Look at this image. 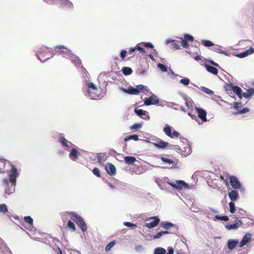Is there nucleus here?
I'll return each mask as SVG.
<instances>
[{"instance_id":"12","label":"nucleus","mask_w":254,"mask_h":254,"mask_svg":"<svg viewBox=\"0 0 254 254\" xmlns=\"http://www.w3.org/2000/svg\"><path fill=\"white\" fill-rule=\"evenodd\" d=\"M68 57H69L72 63H73L75 66L79 67L81 65V61L77 56L72 54L71 51L70 52V54L68 55Z\"/></svg>"},{"instance_id":"33","label":"nucleus","mask_w":254,"mask_h":254,"mask_svg":"<svg viewBox=\"0 0 254 254\" xmlns=\"http://www.w3.org/2000/svg\"><path fill=\"white\" fill-rule=\"evenodd\" d=\"M122 71L124 75H130L132 72V70L130 67H124L122 68Z\"/></svg>"},{"instance_id":"18","label":"nucleus","mask_w":254,"mask_h":254,"mask_svg":"<svg viewBox=\"0 0 254 254\" xmlns=\"http://www.w3.org/2000/svg\"><path fill=\"white\" fill-rule=\"evenodd\" d=\"M153 219H154L153 221L146 223L145 226L147 228H154L158 224L160 221L159 218L157 216H155L153 217Z\"/></svg>"},{"instance_id":"63","label":"nucleus","mask_w":254,"mask_h":254,"mask_svg":"<svg viewBox=\"0 0 254 254\" xmlns=\"http://www.w3.org/2000/svg\"><path fill=\"white\" fill-rule=\"evenodd\" d=\"M144 88V87L142 85H139L137 86V89L139 90V92H140V91L143 90Z\"/></svg>"},{"instance_id":"41","label":"nucleus","mask_w":254,"mask_h":254,"mask_svg":"<svg viewBox=\"0 0 254 254\" xmlns=\"http://www.w3.org/2000/svg\"><path fill=\"white\" fill-rule=\"evenodd\" d=\"M115 243H116V242L115 241H113L111 242L110 243H109L106 246V247L105 248V251L108 252V251H110L111 248L114 246Z\"/></svg>"},{"instance_id":"23","label":"nucleus","mask_w":254,"mask_h":254,"mask_svg":"<svg viewBox=\"0 0 254 254\" xmlns=\"http://www.w3.org/2000/svg\"><path fill=\"white\" fill-rule=\"evenodd\" d=\"M254 52V50L252 48H250L248 50H246L245 51L243 52V53H241L240 54H239L236 55L237 57L242 58H244L245 57L248 56L249 55H250Z\"/></svg>"},{"instance_id":"57","label":"nucleus","mask_w":254,"mask_h":254,"mask_svg":"<svg viewBox=\"0 0 254 254\" xmlns=\"http://www.w3.org/2000/svg\"><path fill=\"white\" fill-rule=\"evenodd\" d=\"M136 51V49L134 48H131L128 51V55H130V58H132L135 56V52Z\"/></svg>"},{"instance_id":"21","label":"nucleus","mask_w":254,"mask_h":254,"mask_svg":"<svg viewBox=\"0 0 254 254\" xmlns=\"http://www.w3.org/2000/svg\"><path fill=\"white\" fill-rule=\"evenodd\" d=\"M154 145L159 148H165L169 146V144L162 140H158L156 143H154Z\"/></svg>"},{"instance_id":"40","label":"nucleus","mask_w":254,"mask_h":254,"mask_svg":"<svg viewBox=\"0 0 254 254\" xmlns=\"http://www.w3.org/2000/svg\"><path fill=\"white\" fill-rule=\"evenodd\" d=\"M142 43H140L139 44H137L136 46V47H134L135 49H136V51H139L140 53H145V50L142 47V46H143Z\"/></svg>"},{"instance_id":"49","label":"nucleus","mask_w":254,"mask_h":254,"mask_svg":"<svg viewBox=\"0 0 254 254\" xmlns=\"http://www.w3.org/2000/svg\"><path fill=\"white\" fill-rule=\"evenodd\" d=\"M105 156V155L102 153H100L97 154V159L99 163H101L104 160V157Z\"/></svg>"},{"instance_id":"32","label":"nucleus","mask_w":254,"mask_h":254,"mask_svg":"<svg viewBox=\"0 0 254 254\" xmlns=\"http://www.w3.org/2000/svg\"><path fill=\"white\" fill-rule=\"evenodd\" d=\"M128 94L130 95H137L139 93V90L133 87L128 88Z\"/></svg>"},{"instance_id":"27","label":"nucleus","mask_w":254,"mask_h":254,"mask_svg":"<svg viewBox=\"0 0 254 254\" xmlns=\"http://www.w3.org/2000/svg\"><path fill=\"white\" fill-rule=\"evenodd\" d=\"M237 216V218H246L249 216V215L246 211L244 210L242 208H238Z\"/></svg>"},{"instance_id":"15","label":"nucleus","mask_w":254,"mask_h":254,"mask_svg":"<svg viewBox=\"0 0 254 254\" xmlns=\"http://www.w3.org/2000/svg\"><path fill=\"white\" fill-rule=\"evenodd\" d=\"M118 156H121V158L124 159L125 162L127 165H132L136 161V158L133 156H125L123 154L119 153Z\"/></svg>"},{"instance_id":"10","label":"nucleus","mask_w":254,"mask_h":254,"mask_svg":"<svg viewBox=\"0 0 254 254\" xmlns=\"http://www.w3.org/2000/svg\"><path fill=\"white\" fill-rule=\"evenodd\" d=\"M58 3L60 4L59 7L62 8H72L73 6L71 2L68 0H60Z\"/></svg>"},{"instance_id":"3","label":"nucleus","mask_w":254,"mask_h":254,"mask_svg":"<svg viewBox=\"0 0 254 254\" xmlns=\"http://www.w3.org/2000/svg\"><path fill=\"white\" fill-rule=\"evenodd\" d=\"M36 55L38 57V58L41 61L43 62L50 59L51 57H53V55L51 54L49 48L44 46L40 48Z\"/></svg>"},{"instance_id":"30","label":"nucleus","mask_w":254,"mask_h":254,"mask_svg":"<svg viewBox=\"0 0 254 254\" xmlns=\"http://www.w3.org/2000/svg\"><path fill=\"white\" fill-rule=\"evenodd\" d=\"M170 43H171V47L172 48L175 49L176 50H178L180 49V46L179 44V43L178 42H176V41L174 40H167L166 43L169 44Z\"/></svg>"},{"instance_id":"2","label":"nucleus","mask_w":254,"mask_h":254,"mask_svg":"<svg viewBox=\"0 0 254 254\" xmlns=\"http://www.w3.org/2000/svg\"><path fill=\"white\" fill-rule=\"evenodd\" d=\"M68 216L76 223L83 232H85L87 230V225L80 216L73 212H65L62 214L63 221L65 222Z\"/></svg>"},{"instance_id":"56","label":"nucleus","mask_w":254,"mask_h":254,"mask_svg":"<svg viewBox=\"0 0 254 254\" xmlns=\"http://www.w3.org/2000/svg\"><path fill=\"white\" fill-rule=\"evenodd\" d=\"M214 50H215L216 52L219 54H224L226 56L228 55V53L224 51L223 50L220 48H215Z\"/></svg>"},{"instance_id":"64","label":"nucleus","mask_w":254,"mask_h":254,"mask_svg":"<svg viewBox=\"0 0 254 254\" xmlns=\"http://www.w3.org/2000/svg\"><path fill=\"white\" fill-rule=\"evenodd\" d=\"M209 63H210L212 65H214V66H219V64H218L217 63H216L214 62L213 61H212V60L210 61H209Z\"/></svg>"},{"instance_id":"55","label":"nucleus","mask_w":254,"mask_h":254,"mask_svg":"<svg viewBox=\"0 0 254 254\" xmlns=\"http://www.w3.org/2000/svg\"><path fill=\"white\" fill-rule=\"evenodd\" d=\"M7 211V206L5 204H0V212H6Z\"/></svg>"},{"instance_id":"53","label":"nucleus","mask_w":254,"mask_h":254,"mask_svg":"<svg viewBox=\"0 0 254 254\" xmlns=\"http://www.w3.org/2000/svg\"><path fill=\"white\" fill-rule=\"evenodd\" d=\"M157 66L163 72H166L167 71V68L166 66L162 64H161V63L158 64H157Z\"/></svg>"},{"instance_id":"62","label":"nucleus","mask_w":254,"mask_h":254,"mask_svg":"<svg viewBox=\"0 0 254 254\" xmlns=\"http://www.w3.org/2000/svg\"><path fill=\"white\" fill-rule=\"evenodd\" d=\"M194 60L196 61H201L202 60V57L200 55H197L194 57Z\"/></svg>"},{"instance_id":"14","label":"nucleus","mask_w":254,"mask_h":254,"mask_svg":"<svg viewBox=\"0 0 254 254\" xmlns=\"http://www.w3.org/2000/svg\"><path fill=\"white\" fill-rule=\"evenodd\" d=\"M197 114L198 117L201 120L202 122H206L207 121L206 118V112L202 108H196Z\"/></svg>"},{"instance_id":"31","label":"nucleus","mask_w":254,"mask_h":254,"mask_svg":"<svg viewBox=\"0 0 254 254\" xmlns=\"http://www.w3.org/2000/svg\"><path fill=\"white\" fill-rule=\"evenodd\" d=\"M59 141L64 146L67 148L70 147V146L68 145V143H70V142L68 141L66 139H65L64 137H60L59 138Z\"/></svg>"},{"instance_id":"29","label":"nucleus","mask_w":254,"mask_h":254,"mask_svg":"<svg viewBox=\"0 0 254 254\" xmlns=\"http://www.w3.org/2000/svg\"><path fill=\"white\" fill-rule=\"evenodd\" d=\"M160 226L165 230H168L170 229L171 227L174 226V224L171 222H161L160 224Z\"/></svg>"},{"instance_id":"60","label":"nucleus","mask_w":254,"mask_h":254,"mask_svg":"<svg viewBox=\"0 0 254 254\" xmlns=\"http://www.w3.org/2000/svg\"><path fill=\"white\" fill-rule=\"evenodd\" d=\"M163 233L162 231H160L158 233H157L156 235L153 236V239H156L160 238L162 236H163Z\"/></svg>"},{"instance_id":"19","label":"nucleus","mask_w":254,"mask_h":254,"mask_svg":"<svg viewBox=\"0 0 254 254\" xmlns=\"http://www.w3.org/2000/svg\"><path fill=\"white\" fill-rule=\"evenodd\" d=\"M136 114L143 119H148L149 116L147 114V112L142 109H135Z\"/></svg>"},{"instance_id":"44","label":"nucleus","mask_w":254,"mask_h":254,"mask_svg":"<svg viewBox=\"0 0 254 254\" xmlns=\"http://www.w3.org/2000/svg\"><path fill=\"white\" fill-rule=\"evenodd\" d=\"M201 42L202 45L205 47H210L214 45V44L209 40H202Z\"/></svg>"},{"instance_id":"20","label":"nucleus","mask_w":254,"mask_h":254,"mask_svg":"<svg viewBox=\"0 0 254 254\" xmlns=\"http://www.w3.org/2000/svg\"><path fill=\"white\" fill-rule=\"evenodd\" d=\"M251 236L250 234H247L245 235L243 238L242 240L240 243L239 246L240 247H242L245 245H246L247 243H248L251 240Z\"/></svg>"},{"instance_id":"37","label":"nucleus","mask_w":254,"mask_h":254,"mask_svg":"<svg viewBox=\"0 0 254 254\" xmlns=\"http://www.w3.org/2000/svg\"><path fill=\"white\" fill-rule=\"evenodd\" d=\"M166 251L165 249L162 248H156L154 252V254H165Z\"/></svg>"},{"instance_id":"17","label":"nucleus","mask_w":254,"mask_h":254,"mask_svg":"<svg viewBox=\"0 0 254 254\" xmlns=\"http://www.w3.org/2000/svg\"><path fill=\"white\" fill-rule=\"evenodd\" d=\"M228 196L231 201H235L238 199L239 194L238 191L234 189L228 192Z\"/></svg>"},{"instance_id":"43","label":"nucleus","mask_w":254,"mask_h":254,"mask_svg":"<svg viewBox=\"0 0 254 254\" xmlns=\"http://www.w3.org/2000/svg\"><path fill=\"white\" fill-rule=\"evenodd\" d=\"M229 207H230V212L231 213H234L236 211V208H235V205L234 202L233 201H231L229 204Z\"/></svg>"},{"instance_id":"36","label":"nucleus","mask_w":254,"mask_h":254,"mask_svg":"<svg viewBox=\"0 0 254 254\" xmlns=\"http://www.w3.org/2000/svg\"><path fill=\"white\" fill-rule=\"evenodd\" d=\"M24 221L25 222L27 223L29 225V227L31 228V227L33 225V219L31 218V217L29 216H25L24 218Z\"/></svg>"},{"instance_id":"61","label":"nucleus","mask_w":254,"mask_h":254,"mask_svg":"<svg viewBox=\"0 0 254 254\" xmlns=\"http://www.w3.org/2000/svg\"><path fill=\"white\" fill-rule=\"evenodd\" d=\"M142 43V45L144 47H148V48H153V45L150 43Z\"/></svg>"},{"instance_id":"45","label":"nucleus","mask_w":254,"mask_h":254,"mask_svg":"<svg viewBox=\"0 0 254 254\" xmlns=\"http://www.w3.org/2000/svg\"><path fill=\"white\" fill-rule=\"evenodd\" d=\"M234 86L232 84H227L225 87L226 90L227 91L228 93H231L232 91L234 90Z\"/></svg>"},{"instance_id":"38","label":"nucleus","mask_w":254,"mask_h":254,"mask_svg":"<svg viewBox=\"0 0 254 254\" xmlns=\"http://www.w3.org/2000/svg\"><path fill=\"white\" fill-rule=\"evenodd\" d=\"M181 45L183 47V48L185 49H188L190 47V45L188 43V41L186 40L185 39H183L181 38Z\"/></svg>"},{"instance_id":"22","label":"nucleus","mask_w":254,"mask_h":254,"mask_svg":"<svg viewBox=\"0 0 254 254\" xmlns=\"http://www.w3.org/2000/svg\"><path fill=\"white\" fill-rule=\"evenodd\" d=\"M204 66L209 72L211 73L214 75H217L218 74V69L215 67L207 64H205Z\"/></svg>"},{"instance_id":"47","label":"nucleus","mask_w":254,"mask_h":254,"mask_svg":"<svg viewBox=\"0 0 254 254\" xmlns=\"http://www.w3.org/2000/svg\"><path fill=\"white\" fill-rule=\"evenodd\" d=\"M215 218L217 220H223L225 221H227L229 220V218L227 216L216 215Z\"/></svg>"},{"instance_id":"59","label":"nucleus","mask_w":254,"mask_h":254,"mask_svg":"<svg viewBox=\"0 0 254 254\" xmlns=\"http://www.w3.org/2000/svg\"><path fill=\"white\" fill-rule=\"evenodd\" d=\"M234 108L238 111L239 110V106H241V103L235 102L233 103Z\"/></svg>"},{"instance_id":"7","label":"nucleus","mask_w":254,"mask_h":254,"mask_svg":"<svg viewBox=\"0 0 254 254\" xmlns=\"http://www.w3.org/2000/svg\"><path fill=\"white\" fill-rule=\"evenodd\" d=\"M229 180L232 188L235 190L240 189L241 188V184L236 176H230L229 177Z\"/></svg>"},{"instance_id":"28","label":"nucleus","mask_w":254,"mask_h":254,"mask_svg":"<svg viewBox=\"0 0 254 254\" xmlns=\"http://www.w3.org/2000/svg\"><path fill=\"white\" fill-rule=\"evenodd\" d=\"M234 89L233 92L237 95L240 99H242V97H243L242 89L239 86L237 85L234 86Z\"/></svg>"},{"instance_id":"48","label":"nucleus","mask_w":254,"mask_h":254,"mask_svg":"<svg viewBox=\"0 0 254 254\" xmlns=\"http://www.w3.org/2000/svg\"><path fill=\"white\" fill-rule=\"evenodd\" d=\"M161 160L163 162L170 164L174 163V161L172 159L165 157H162L161 158Z\"/></svg>"},{"instance_id":"46","label":"nucleus","mask_w":254,"mask_h":254,"mask_svg":"<svg viewBox=\"0 0 254 254\" xmlns=\"http://www.w3.org/2000/svg\"><path fill=\"white\" fill-rule=\"evenodd\" d=\"M201 90L207 94L212 95L214 93L213 91L205 87H202Z\"/></svg>"},{"instance_id":"6","label":"nucleus","mask_w":254,"mask_h":254,"mask_svg":"<svg viewBox=\"0 0 254 254\" xmlns=\"http://www.w3.org/2000/svg\"><path fill=\"white\" fill-rule=\"evenodd\" d=\"M54 51L55 54L57 53L62 54L66 56H68L70 54L71 51L68 47L64 46L63 45H58L55 47Z\"/></svg>"},{"instance_id":"58","label":"nucleus","mask_w":254,"mask_h":254,"mask_svg":"<svg viewBox=\"0 0 254 254\" xmlns=\"http://www.w3.org/2000/svg\"><path fill=\"white\" fill-rule=\"evenodd\" d=\"M127 51L125 50H123L121 51L120 56L122 59H124L125 58V57L127 55Z\"/></svg>"},{"instance_id":"9","label":"nucleus","mask_w":254,"mask_h":254,"mask_svg":"<svg viewBox=\"0 0 254 254\" xmlns=\"http://www.w3.org/2000/svg\"><path fill=\"white\" fill-rule=\"evenodd\" d=\"M87 86L88 89L87 90V92L88 93V95L91 99L96 98V95H93L91 93V90L92 91V93L95 94V92L97 91V88L96 85L93 82H89L87 84Z\"/></svg>"},{"instance_id":"4","label":"nucleus","mask_w":254,"mask_h":254,"mask_svg":"<svg viewBox=\"0 0 254 254\" xmlns=\"http://www.w3.org/2000/svg\"><path fill=\"white\" fill-rule=\"evenodd\" d=\"M176 149L180 151V153L185 156L190 154L191 152V147L188 142H183L179 145L176 146Z\"/></svg>"},{"instance_id":"1","label":"nucleus","mask_w":254,"mask_h":254,"mask_svg":"<svg viewBox=\"0 0 254 254\" xmlns=\"http://www.w3.org/2000/svg\"><path fill=\"white\" fill-rule=\"evenodd\" d=\"M7 166L10 167V170L9 174V180L4 179L3 180V183L4 186H6L5 189V193L7 194H10L13 192L15 190V186L16 184V178L18 176V172L17 169L14 165H12L9 161H2L0 162V173H4L7 172V169H4Z\"/></svg>"},{"instance_id":"11","label":"nucleus","mask_w":254,"mask_h":254,"mask_svg":"<svg viewBox=\"0 0 254 254\" xmlns=\"http://www.w3.org/2000/svg\"><path fill=\"white\" fill-rule=\"evenodd\" d=\"M158 103V99L157 97L153 95L149 98H146L144 100V104L146 105H154Z\"/></svg>"},{"instance_id":"50","label":"nucleus","mask_w":254,"mask_h":254,"mask_svg":"<svg viewBox=\"0 0 254 254\" xmlns=\"http://www.w3.org/2000/svg\"><path fill=\"white\" fill-rule=\"evenodd\" d=\"M124 225L126 226L129 227L132 229H135L136 227V225L135 224L129 222H124Z\"/></svg>"},{"instance_id":"5","label":"nucleus","mask_w":254,"mask_h":254,"mask_svg":"<svg viewBox=\"0 0 254 254\" xmlns=\"http://www.w3.org/2000/svg\"><path fill=\"white\" fill-rule=\"evenodd\" d=\"M163 131L167 136L172 138H178L180 135V133L175 130L172 131V127L168 125H165Z\"/></svg>"},{"instance_id":"54","label":"nucleus","mask_w":254,"mask_h":254,"mask_svg":"<svg viewBox=\"0 0 254 254\" xmlns=\"http://www.w3.org/2000/svg\"><path fill=\"white\" fill-rule=\"evenodd\" d=\"M184 37V39L186 40H187V41H193V39H194L193 36H192L191 35H190L189 34H185Z\"/></svg>"},{"instance_id":"24","label":"nucleus","mask_w":254,"mask_h":254,"mask_svg":"<svg viewBox=\"0 0 254 254\" xmlns=\"http://www.w3.org/2000/svg\"><path fill=\"white\" fill-rule=\"evenodd\" d=\"M254 94V88H250L246 92L243 93V96L246 99L251 98Z\"/></svg>"},{"instance_id":"42","label":"nucleus","mask_w":254,"mask_h":254,"mask_svg":"<svg viewBox=\"0 0 254 254\" xmlns=\"http://www.w3.org/2000/svg\"><path fill=\"white\" fill-rule=\"evenodd\" d=\"M249 111H250V110L249 108H244L242 110L238 111L234 113L233 114L234 115H238V114H245V113H248V112H249Z\"/></svg>"},{"instance_id":"39","label":"nucleus","mask_w":254,"mask_h":254,"mask_svg":"<svg viewBox=\"0 0 254 254\" xmlns=\"http://www.w3.org/2000/svg\"><path fill=\"white\" fill-rule=\"evenodd\" d=\"M142 126V124L141 123H136L132 125L130 128L131 130L135 129L137 130L140 129Z\"/></svg>"},{"instance_id":"52","label":"nucleus","mask_w":254,"mask_h":254,"mask_svg":"<svg viewBox=\"0 0 254 254\" xmlns=\"http://www.w3.org/2000/svg\"><path fill=\"white\" fill-rule=\"evenodd\" d=\"M92 172L97 177H101L100 170L98 168H94L92 170Z\"/></svg>"},{"instance_id":"51","label":"nucleus","mask_w":254,"mask_h":254,"mask_svg":"<svg viewBox=\"0 0 254 254\" xmlns=\"http://www.w3.org/2000/svg\"><path fill=\"white\" fill-rule=\"evenodd\" d=\"M180 83L186 86L188 85L190 83V79L188 78L185 77L181 79Z\"/></svg>"},{"instance_id":"8","label":"nucleus","mask_w":254,"mask_h":254,"mask_svg":"<svg viewBox=\"0 0 254 254\" xmlns=\"http://www.w3.org/2000/svg\"><path fill=\"white\" fill-rule=\"evenodd\" d=\"M169 185L172 186L173 188L178 189L182 190L183 188H188L189 185L186 184L183 181H177L175 183H170Z\"/></svg>"},{"instance_id":"26","label":"nucleus","mask_w":254,"mask_h":254,"mask_svg":"<svg viewBox=\"0 0 254 254\" xmlns=\"http://www.w3.org/2000/svg\"><path fill=\"white\" fill-rule=\"evenodd\" d=\"M238 241L230 240L227 242L228 248L231 250H233L238 244Z\"/></svg>"},{"instance_id":"16","label":"nucleus","mask_w":254,"mask_h":254,"mask_svg":"<svg viewBox=\"0 0 254 254\" xmlns=\"http://www.w3.org/2000/svg\"><path fill=\"white\" fill-rule=\"evenodd\" d=\"M106 170L110 175H114L116 173L115 167L111 163L107 164L106 165Z\"/></svg>"},{"instance_id":"34","label":"nucleus","mask_w":254,"mask_h":254,"mask_svg":"<svg viewBox=\"0 0 254 254\" xmlns=\"http://www.w3.org/2000/svg\"><path fill=\"white\" fill-rule=\"evenodd\" d=\"M67 227L73 232L76 231V228L74 224L70 220H68L67 224Z\"/></svg>"},{"instance_id":"13","label":"nucleus","mask_w":254,"mask_h":254,"mask_svg":"<svg viewBox=\"0 0 254 254\" xmlns=\"http://www.w3.org/2000/svg\"><path fill=\"white\" fill-rule=\"evenodd\" d=\"M243 223L241 220H238V219L235 221V223L232 224H227L225 226L226 229L228 230L231 229H237L239 227L242 226Z\"/></svg>"},{"instance_id":"35","label":"nucleus","mask_w":254,"mask_h":254,"mask_svg":"<svg viewBox=\"0 0 254 254\" xmlns=\"http://www.w3.org/2000/svg\"><path fill=\"white\" fill-rule=\"evenodd\" d=\"M131 139L136 141L138 139V136L137 135H135V134L131 135H129L127 137H126L124 139V141L126 142V141H129Z\"/></svg>"},{"instance_id":"25","label":"nucleus","mask_w":254,"mask_h":254,"mask_svg":"<svg viewBox=\"0 0 254 254\" xmlns=\"http://www.w3.org/2000/svg\"><path fill=\"white\" fill-rule=\"evenodd\" d=\"M79 154V152L75 149L72 148L69 153V158L73 161H76L77 159V156Z\"/></svg>"}]
</instances>
